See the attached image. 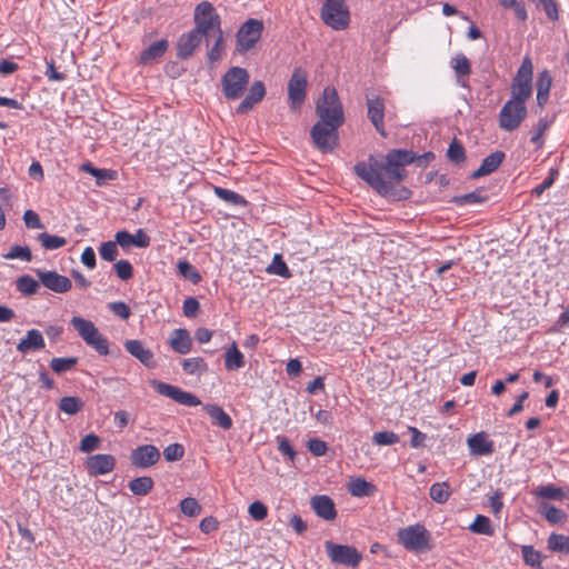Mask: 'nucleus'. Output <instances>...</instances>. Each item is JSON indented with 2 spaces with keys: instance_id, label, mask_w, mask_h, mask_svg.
Masks as SVG:
<instances>
[{
  "instance_id": "nucleus-31",
  "label": "nucleus",
  "mask_w": 569,
  "mask_h": 569,
  "mask_svg": "<svg viewBox=\"0 0 569 569\" xmlns=\"http://www.w3.org/2000/svg\"><path fill=\"white\" fill-rule=\"evenodd\" d=\"M246 365L244 356L238 349L237 343L233 341L224 352V367L228 371H238Z\"/></svg>"
},
{
  "instance_id": "nucleus-42",
  "label": "nucleus",
  "mask_w": 569,
  "mask_h": 569,
  "mask_svg": "<svg viewBox=\"0 0 569 569\" xmlns=\"http://www.w3.org/2000/svg\"><path fill=\"white\" fill-rule=\"evenodd\" d=\"M547 545L548 549L552 552L569 553V536L551 533Z\"/></svg>"
},
{
  "instance_id": "nucleus-15",
  "label": "nucleus",
  "mask_w": 569,
  "mask_h": 569,
  "mask_svg": "<svg viewBox=\"0 0 569 569\" xmlns=\"http://www.w3.org/2000/svg\"><path fill=\"white\" fill-rule=\"evenodd\" d=\"M263 23L257 19L247 20L237 33V48L240 52L250 50L260 39Z\"/></svg>"
},
{
  "instance_id": "nucleus-35",
  "label": "nucleus",
  "mask_w": 569,
  "mask_h": 569,
  "mask_svg": "<svg viewBox=\"0 0 569 569\" xmlns=\"http://www.w3.org/2000/svg\"><path fill=\"white\" fill-rule=\"evenodd\" d=\"M348 491L353 497H369L375 493L376 487L363 478H357L348 483Z\"/></svg>"
},
{
  "instance_id": "nucleus-40",
  "label": "nucleus",
  "mask_w": 569,
  "mask_h": 569,
  "mask_svg": "<svg viewBox=\"0 0 569 569\" xmlns=\"http://www.w3.org/2000/svg\"><path fill=\"white\" fill-rule=\"evenodd\" d=\"M16 287L19 292L24 296L36 295L40 288V283L29 274L20 276L16 280Z\"/></svg>"
},
{
  "instance_id": "nucleus-60",
  "label": "nucleus",
  "mask_w": 569,
  "mask_h": 569,
  "mask_svg": "<svg viewBox=\"0 0 569 569\" xmlns=\"http://www.w3.org/2000/svg\"><path fill=\"white\" fill-rule=\"evenodd\" d=\"M177 267L179 273L183 276L186 279H189L193 282H198L200 280L199 273L188 261H179Z\"/></svg>"
},
{
  "instance_id": "nucleus-63",
  "label": "nucleus",
  "mask_w": 569,
  "mask_h": 569,
  "mask_svg": "<svg viewBox=\"0 0 569 569\" xmlns=\"http://www.w3.org/2000/svg\"><path fill=\"white\" fill-rule=\"evenodd\" d=\"M248 512L252 519L258 521L263 520L268 516V509L261 501L250 503Z\"/></svg>"
},
{
  "instance_id": "nucleus-55",
  "label": "nucleus",
  "mask_w": 569,
  "mask_h": 569,
  "mask_svg": "<svg viewBox=\"0 0 569 569\" xmlns=\"http://www.w3.org/2000/svg\"><path fill=\"white\" fill-rule=\"evenodd\" d=\"M118 243L117 241H106L102 242L99 248L100 257L106 261H114L118 257Z\"/></svg>"
},
{
  "instance_id": "nucleus-33",
  "label": "nucleus",
  "mask_w": 569,
  "mask_h": 569,
  "mask_svg": "<svg viewBox=\"0 0 569 569\" xmlns=\"http://www.w3.org/2000/svg\"><path fill=\"white\" fill-rule=\"evenodd\" d=\"M538 512L551 525L563 523L567 519V515L563 510L547 502H540L538 505Z\"/></svg>"
},
{
  "instance_id": "nucleus-4",
  "label": "nucleus",
  "mask_w": 569,
  "mask_h": 569,
  "mask_svg": "<svg viewBox=\"0 0 569 569\" xmlns=\"http://www.w3.org/2000/svg\"><path fill=\"white\" fill-rule=\"evenodd\" d=\"M70 323L81 339L99 355L107 356L109 353L108 339L100 333L92 321L74 316Z\"/></svg>"
},
{
  "instance_id": "nucleus-6",
  "label": "nucleus",
  "mask_w": 569,
  "mask_h": 569,
  "mask_svg": "<svg viewBox=\"0 0 569 569\" xmlns=\"http://www.w3.org/2000/svg\"><path fill=\"white\" fill-rule=\"evenodd\" d=\"M70 323L81 339L99 355L107 356L109 353L108 339L100 333L92 321L74 316Z\"/></svg>"
},
{
  "instance_id": "nucleus-27",
  "label": "nucleus",
  "mask_w": 569,
  "mask_h": 569,
  "mask_svg": "<svg viewBox=\"0 0 569 569\" xmlns=\"http://www.w3.org/2000/svg\"><path fill=\"white\" fill-rule=\"evenodd\" d=\"M505 153L502 151H495L486 157L480 167L471 173V178L478 179L480 177L488 176L496 171L505 160Z\"/></svg>"
},
{
  "instance_id": "nucleus-2",
  "label": "nucleus",
  "mask_w": 569,
  "mask_h": 569,
  "mask_svg": "<svg viewBox=\"0 0 569 569\" xmlns=\"http://www.w3.org/2000/svg\"><path fill=\"white\" fill-rule=\"evenodd\" d=\"M193 19L194 28L192 30L202 38H206L207 46H209L211 36L221 31L220 16L217 13L212 3L209 1H202L197 4Z\"/></svg>"
},
{
  "instance_id": "nucleus-26",
  "label": "nucleus",
  "mask_w": 569,
  "mask_h": 569,
  "mask_svg": "<svg viewBox=\"0 0 569 569\" xmlns=\"http://www.w3.org/2000/svg\"><path fill=\"white\" fill-rule=\"evenodd\" d=\"M169 345L176 352L187 355L191 351L192 339L187 329H174L170 336Z\"/></svg>"
},
{
  "instance_id": "nucleus-58",
  "label": "nucleus",
  "mask_w": 569,
  "mask_h": 569,
  "mask_svg": "<svg viewBox=\"0 0 569 569\" xmlns=\"http://www.w3.org/2000/svg\"><path fill=\"white\" fill-rule=\"evenodd\" d=\"M184 455V448L180 443H171L167 446L163 450V456L167 461H178L180 460Z\"/></svg>"
},
{
  "instance_id": "nucleus-11",
  "label": "nucleus",
  "mask_w": 569,
  "mask_h": 569,
  "mask_svg": "<svg viewBox=\"0 0 569 569\" xmlns=\"http://www.w3.org/2000/svg\"><path fill=\"white\" fill-rule=\"evenodd\" d=\"M249 73L244 68L232 67L230 68L221 79L222 92L228 100L239 99L248 83Z\"/></svg>"
},
{
  "instance_id": "nucleus-12",
  "label": "nucleus",
  "mask_w": 569,
  "mask_h": 569,
  "mask_svg": "<svg viewBox=\"0 0 569 569\" xmlns=\"http://www.w3.org/2000/svg\"><path fill=\"white\" fill-rule=\"evenodd\" d=\"M527 114L526 104L509 99L499 112V127L511 132L520 127Z\"/></svg>"
},
{
  "instance_id": "nucleus-19",
  "label": "nucleus",
  "mask_w": 569,
  "mask_h": 569,
  "mask_svg": "<svg viewBox=\"0 0 569 569\" xmlns=\"http://www.w3.org/2000/svg\"><path fill=\"white\" fill-rule=\"evenodd\" d=\"M116 466L112 455L98 453L87 458L86 467L91 476H100L111 472Z\"/></svg>"
},
{
  "instance_id": "nucleus-37",
  "label": "nucleus",
  "mask_w": 569,
  "mask_h": 569,
  "mask_svg": "<svg viewBox=\"0 0 569 569\" xmlns=\"http://www.w3.org/2000/svg\"><path fill=\"white\" fill-rule=\"evenodd\" d=\"M532 495L547 500H563L566 498L563 489L553 485L539 486L532 491Z\"/></svg>"
},
{
  "instance_id": "nucleus-18",
  "label": "nucleus",
  "mask_w": 569,
  "mask_h": 569,
  "mask_svg": "<svg viewBox=\"0 0 569 569\" xmlns=\"http://www.w3.org/2000/svg\"><path fill=\"white\" fill-rule=\"evenodd\" d=\"M40 282L49 290L56 293H64L68 292L71 287V280L62 274H59L57 271H36Z\"/></svg>"
},
{
  "instance_id": "nucleus-21",
  "label": "nucleus",
  "mask_w": 569,
  "mask_h": 569,
  "mask_svg": "<svg viewBox=\"0 0 569 569\" xmlns=\"http://www.w3.org/2000/svg\"><path fill=\"white\" fill-rule=\"evenodd\" d=\"M368 107V118L376 128V130L382 136L386 137V131L383 127V118H385V103L383 100L375 97L367 99Z\"/></svg>"
},
{
  "instance_id": "nucleus-30",
  "label": "nucleus",
  "mask_w": 569,
  "mask_h": 569,
  "mask_svg": "<svg viewBox=\"0 0 569 569\" xmlns=\"http://www.w3.org/2000/svg\"><path fill=\"white\" fill-rule=\"evenodd\" d=\"M552 78L548 70H543L539 73L536 86H537V104L542 109L549 99V92L551 89Z\"/></svg>"
},
{
  "instance_id": "nucleus-34",
  "label": "nucleus",
  "mask_w": 569,
  "mask_h": 569,
  "mask_svg": "<svg viewBox=\"0 0 569 569\" xmlns=\"http://www.w3.org/2000/svg\"><path fill=\"white\" fill-rule=\"evenodd\" d=\"M387 160H390V164L393 167L405 168L415 161L416 154L406 149H392L387 154Z\"/></svg>"
},
{
  "instance_id": "nucleus-46",
  "label": "nucleus",
  "mask_w": 569,
  "mask_h": 569,
  "mask_svg": "<svg viewBox=\"0 0 569 569\" xmlns=\"http://www.w3.org/2000/svg\"><path fill=\"white\" fill-rule=\"evenodd\" d=\"M214 193L221 200H224L226 202H229L234 206H247V203H248L247 200L241 194H239L232 190H228V189H224L221 187H216Z\"/></svg>"
},
{
  "instance_id": "nucleus-45",
  "label": "nucleus",
  "mask_w": 569,
  "mask_h": 569,
  "mask_svg": "<svg viewBox=\"0 0 569 569\" xmlns=\"http://www.w3.org/2000/svg\"><path fill=\"white\" fill-rule=\"evenodd\" d=\"M78 363L77 357H68V358H52L50 361V368L57 375H61L67 372L76 367Z\"/></svg>"
},
{
  "instance_id": "nucleus-3",
  "label": "nucleus",
  "mask_w": 569,
  "mask_h": 569,
  "mask_svg": "<svg viewBox=\"0 0 569 569\" xmlns=\"http://www.w3.org/2000/svg\"><path fill=\"white\" fill-rule=\"evenodd\" d=\"M397 539L403 548L416 553L430 551L433 548L430 531L420 523L399 529Z\"/></svg>"
},
{
  "instance_id": "nucleus-36",
  "label": "nucleus",
  "mask_w": 569,
  "mask_h": 569,
  "mask_svg": "<svg viewBox=\"0 0 569 569\" xmlns=\"http://www.w3.org/2000/svg\"><path fill=\"white\" fill-rule=\"evenodd\" d=\"M181 366L183 371L190 376H202L208 371V365L201 357L183 359Z\"/></svg>"
},
{
  "instance_id": "nucleus-41",
  "label": "nucleus",
  "mask_w": 569,
  "mask_h": 569,
  "mask_svg": "<svg viewBox=\"0 0 569 569\" xmlns=\"http://www.w3.org/2000/svg\"><path fill=\"white\" fill-rule=\"evenodd\" d=\"M84 407V402L79 397L67 396L59 401V409L70 416L77 415Z\"/></svg>"
},
{
  "instance_id": "nucleus-24",
  "label": "nucleus",
  "mask_w": 569,
  "mask_h": 569,
  "mask_svg": "<svg viewBox=\"0 0 569 569\" xmlns=\"http://www.w3.org/2000/svg\"><path fill=\"white\" fill-rule=\"evenodd\" d=\"M469 451L472 456H488L495 451L493 442L488 440L485 431L470 436L467 439Z\"/></svg>"
},
{
  "instance_id": "nucleus-48",
  "label": "nucleus",
  "mask_w": 569,
  "mask_h": 569,
  "mask_svg": "<svg viewBox=\"0 0 569 569\" xmlns=\"http://www.w3.org/2000/svg\"><path fill=\"white\" fill-rule=\"evenodd\" d=\"M430 498L438 502L445 503L450 497L449 486L446 482H437L430 487Z\"/></svg>"
},
{
  "instance_id": "nucleus-13",
  "label": "nucleus",
  "mask_w": 569,
  "mask_h": 569,
  "mask_svg": "<svg viewBox=\"0 0 569 569\" xmlns=\"http://www.w3.org/2000/svg\"><path fill=\"white\" fill-rule=\"evenodd\" d=\"M325 548L329 559L333 563L356 568L362 559L361 553L352 546L327 541Z\"/></svg>"
},
{
  "instance_id": "nucleus-1",
  "label": "nucleus",
  "mask_w": 569,
  "mask_h": 569,
  "mask_svg": "<svg viewBox=\"0 0 569 569\" xmlns=\"http://www.w3.org/2000/svg\"><path fill=\"white\" fill-rule=\"evenodd\" d=\"M356 174L366 181L380 196L392 200L408 199L411 191L405 187L396 188V183L407 178V170L390 164V160L380 162L369 157L368 162H358L355 166Z\"/></svg>"
},
{
  "instance_id": "nucleus-39",
  "label": "nucleus",
  "mask_w": 569,
  "mask_h": 569,
  "mask_svg": "<svg viewBox=\"0 0 569 569\" xmlns=\"http://www.w3.org/2000/svg\"><path fill=\"white\" fill-rule=\"evenodd\" d=\"M153 480L151 477L143 476L132 479L129 483V490L134 496H147L153 488Z\"/></svg>"
},
{
  "instance_id": "nucleus-62",
  "label": "nucleus",
  "mask_w": 569,
  "mask_h": 569,
  "mask_svg": "<svg viewBox=\"0 0 569 569\" xmlns=\"http://www.w3.org/2000/svg\"><path fill=\"white\" fill-rule=\"evenodd\" d=\"M100 445V438L94 433L84 436L80 441V450L82 452H91L96 450Z\"/></svg>"
},
{
  "instance_id": "nucleus-44",
  "label": "nucleus",
  "mask_w": 569,
  "mask_h": 569,
  "mask_svg": "<svg viewBox=\"0 0 569 569\" xmlns=\"http://www.w3.org/2000/svg\"><path fill=\"white\" fill-rule=\"evenodd\" d=\"M468 529L473 533L485 536H492L495 532L490 519L482 515H478Z\"/></svg>"
},
{
  "instance_id": "nucleus-57",
  "label": "nucleus",
  "mask_w": 569,
  "mask_h": 569,
  "mask_svg": "<svg viewBox=\"0 0 569 569\" xmlns=\"http://www.w3.org/2000/svg\"><path fill=\"white\" fill-rule=\"evenodd\" d=\"M180 509L186 516L189 517L198 516L201 512V506L194 498L191 497L184 498L180 502Z\"/></svg>"
},
{
  "instance_id": "nucleus-38",
  "label": "nucleus",
  "mask_w": 569,
  "mask_h": 569,
  "mask_svg": "<svg viewBox=\"0 0 569 569\" xmlns=\"http://www.w3.org/2000/svg\"><path fill=\"white\" fill-rule=\"evenodd\" d=\"M552 119L543 117L531 128V142L536 144L538 149L542 148L545 140L542 139L543 133L550 128Z\"/></svg>"
},
{
  "instance_id": "nucleus-43",
  "label": "nucleus",
  "mask_w": 569,
  "mask_h": 569,
  "mask_svg": "<svg viewBox=\"0 0 569 569\" xmlns=\"http://www.w3.org/2000/svg\"><path fill=\"white\" fill-rule=\"evenodd\" d=\"M37 240L46 250H56L67 244V239L60 236L42 232L37 236Z\"/></svg>"
},
{
  "instance_id": "nucleus-47",
  "label": "nucleus",
  "mask_w": 569,
  "mask_h": 569,
  "mask_svg": "<svg viewBox=\"0 0 569 569\" xmlns=\"http://www.w3.org/2000/svg\"><path fill=\"white\" fill-rule=\"evenodd\" d=\"M521 555L526 565L530 567L541 568L542 555L532 546L525 545L521 547Z\"/></svg>"
},
{
  "instance_id": "nucleus-25",
  "label": "nucleus",
  "mask_w": 569,
  "mask_h": 569,
  "mask_svg": "<svg viewBox=\"0 0 569 569\" xmlns=\"http://www.w3.org/2000/svg\"><path fill=\"white\" fill-rule=\"evenodd\" d=\"M124 348L132 357L137 358L146 367L153 368L156 366L152 351L146 348L140 340H127L124 342Z\"/></svg>"
},
{
  "instance_id": "nucleus-59",
  "label": "nucleus",
  "mask_w": 569,
  "mask_h": 569,
  "mask_svg": "<svg viewBox=\"0 0 569 569\" xmlns=\"http://www.w3.org/2000/svg\"><path fill=\"white\" fill-rule=\"evenodd\" d=\"M114 271L121 280H129L133 276V268L128 260H119L114 263Z\"/></svg>"
},
{
  "instance_id": "nucleus-7",
  "label": "nucleus",
  "mask_w": 569,
  "mask_h": 569,
  "mask_svg": "<svg viewBox=\"0 0 569 569\" xmlns=\"http://www.w3.org/2000/svg\"><path fill=\"white\" fill-rule=\"evenodd\" d=\"M316 113L325 121L336 122V124L343 123L345 116L342 104L333 87L323 89L321 97L316 103Z\"/></svg>"
},
{
  "instance_id": "nucleus-64",
  "label": "nucleus",
  "mask_w": 569,
  "mask_h": 569,
  "mask_svg": "<svg viewBox=\"0 0 569 569\" xmlns=\"http://www.w3.org/2000/svg\"><path fill=\"white\" fill-rule=\"evenodd\" d=\"M308 449L313 456L321 457L326 455L328 447L325 441L315 438L308 441Z\"/></svg>"
},
{
  "instance_id": "nucleus-50",
  "label": "nucleus",
  "mask_w": 569,
  "mask_h": 569,
  "mask_svg": "<svg viewBox=\"0 0 569 569\" xmlns=\"http://www.w3.org/2000/svg\"><path fill=\"white\" fill-rule=\"evenodd\" d=\"M2 258L7 260L20 259L23 261H30L32 253L29 247L24 246H12L9 251L2 254Z\"/></svg>"
},
{
  "instance_id": "nucleus-53",
  "label": "nucleus",
  "mask_w": 569,
  "mask_h": 569,
  "mask_svg": "<svg viewBox=\"0 0 569 569\" xmlns=\"http://www.w3.org/2000/svg\"><path fill=\"white\" fill-rule=\"evenodd\" d=\"M267 272L277 274L283 278H290L291 272L286 264V262L282 260V257L280 254H276L273 257V260L271 264L267 268Z\"/></svg>"
},
{
  "instance_id": "nucleus-51",
  "label": "nucleus",
  "mask_w": 569,
  "mask_h": 569,
  "mask_svg": "<svg viewBox=\"0 0 569 569\" xmlns=\"http://www.w3.org/2000/svg\"><path fill=\"white\" fill-rule=\"evenodd\" d=\"M452 69L456 71L459 76H469L471 72V64L468 58L462 54L458 53L456 54L450 62Z\"/></svg>"
},
{
  "instance_id": "nucleus-32",
  "label": "nucleus",
  "mask_w": 569,
  "mask_h": 569,
  "mask_svg": "<svg viewBox=\"0 0 569 569\" xmlns=\"http://www.w3.org/2000/svg\"><path fill=\"white\" fill-rule=\"evenodd\" d=\"M168 49V41L166 39H161L151 43L147 49H144L140 54V62L143 64H149L153 60L162 57Z\"/></svg>"
},
{
  "instance_id": "nucleus-23",
  "label": "nucleus",
  "mask_w": 569,
  "mask_h": 569,
  "mask_svg": "<svg viewBox=\"0 0 569 569\" xmlns=\"http://www.w3.org/2000/svg\"><path fill=\"white\" fill-rule=\"evenodd\" d=\"M310 506L318 517L327 521H331L337 517L333 500L328 496L321 495L312 497Z\"/></svg>"
},
{
  "instance_id": "nucleus-17",
  "label": "nucleus",
  "mask_w": 569,
  "mask_h": 569,
  "mask_svg": "<svg viewBox=\"0 0 569 569\" xmlns=\"http://www.w3.org/2000/svg\"><path fill=\"white\" fill-rule=\"evenodd\" d=\"M160 460V451L153 445H142L134 448L130 453V462L133 467L147 469Z\"/></svg>"
},
{
  "instance_id": "nucleus-10",
  "label": "nucleus",
  "mask_w": 569,
  "mask_h": 569,
  "mask_svg": "<svg viewBox=\"0 0 569 569\" xmlns=\"http://www.w3.org/2000/svg\"><path fill=\"white\" fill-rule=\"evenodd\" d=\"M320 17L333 30H345L350 23V14L345 0H326Z\"/></svg>"
},
{
  "instance_id": "nucleus-9",
  "label": "nucleus",
  "mask_w": 569,
  "mask_h": 569,
  "mask_svg": "<svg viewBox=\"0 0 569 569\" xmlns=\"http://www.w3.org/2000/svg\"><path fill=\"white\" fill-rule=\"evenodd\" d=\"M342 124L320 119L310 131L315 146L322 152H331L338 147V128Z\"/></svg>"
},
{
  "instance_id": "nucleus-14",
  "label": "nucleus",
  "mask_w": 569,
  "mask_h": 569,
  "mask_svg": "<svg viewBox=\"0 0 569 569\" xmlns=\"http://www.w3.org/2000/svg\"><path fill=\"white\" fill-rule=\"evenodd\" d=\"M307 87V72L300 67L296 68L288 82V100L292 110H297L303 104Z\"/></svg>"
},
{
  "instance_id": "nucleus-56",
  "label": "nucleus",
  "mask_w": 569,
  "mask_h": 569,
  "mask_svg": "<svg viewBox=\"0 0 569 569\" xmlns=\"http://www.w3.org/2000/svg\"><path fill=\"white\" fill-rule=\"evenodd\" d=\"M372 442L377 446H390L399 442V436L392 431H379L373 433Z\"/></svg>"
},
{
  "instance_id": "nucleus-49",
  "label": "nucleus",
  "mask_w": 569,
  "mask_h": 569,
  "mask_svg": "<svg viewBox=\"0 0 569 569\" xmlns=\"http://www.w3.org/2000/svg\"><path fill=\"white\" fill-rule=\"evenodd\" d=\"M499 4L505 9H511L515 16L520 21H526L528 19V13L526 10V6L523 1L520 0H499Z\"/></svg>"
},
{
  "instance_id": "nucleus-54",
  "label": "nucleus",
  "mask_w": 569,
  "mask_h": 569,
  "mask_svg": "<svg viewBox=\"0 0 569 569\" xmlns=\"http://www.w3.org/2000/svg\"><path fill=\"white\" fill-rule=\"evenodd\" d=\"M447 157L451 162L460 163L463 162L466 159V152L463 146L458 142L457 140H453L447 150Z\"/></svg>"
},
{
  "instance_id": "nucleus-61",
  "label": "nucleus",
  "mask_w": 569,
  "mask_h": 569,
  "mask_svg": "<svg viewBox=\"0 0 569 569\" xmlns=\"http://www.w3.org/2000/svg\"><path fill=\"white\" fill-rule=\"evenodd\" d=\"M109 310L122 320H127L131 316L130 308L122 301H114L108 305Z\"/></svg>"
},
{
  "instance_id": "nucleus-16",
  "label": "nucleus",
  "mask_w": 569,
  "mask_h": 569,
  "mask_svg": "<svg viewBox=\"0 0 569 569\" xmlns=\"http://www.w3.org/2000/svg\"><path fill=\"white\" fill-rule=\"evenodd\" d=\"M151 385L159 395L168 397L180 405L187 407H197L201 405L200 399L196 395L184 391L177 386L169 385L158 380H152Z\"/></svg>"
},
{
  "instance_id": "nucleus-20",
  "label": "nucleus",
  "mask_w": 569,
  "mask_h": 569,
  "mask_svg": "<svg viewBox=\"0 0 569 569\" xmlns=\"http://www.w3.org/2000/svg\"><path fill=\"white\" fill-rule=\"evenodd\" d=\"M114 239L122 249H128L131 246L147 248L150 244V237L142 229H139L134 234L126 230L118 231Z\"/></svg>"
},
{
  "instance_id": "nucleus-5",
  "label": "nucleus",
  "mask_w": 569,
  "mask_h": 569,
  "mask_svg": "<svg viewBox=\"0 0 569 569\" xmlns=\"http://www.w3.org/2000/svg\"><path fill=\"white\" fill-rule=\"evenodd\" d=\"M70 323L81 339L99 355L107 356L109 353L108 339L100 333L92 321L74 316Z\"/></svg>"
},
{
  "instance_id": "nucleus-52",
  "label": "nucleus",
  "mask_w": 569,
  "mask_h": 569,
  "mask_svg": "<svg viewBox=\"0 0 569 569\" xmlns=\"http://www.w3.org/2000/svg\"><path fill=\"white\" fill-rule=\"evenodd\" d=\"M211 38L214 40V43L210 48L208 52V59L210 62H217L222 57V50H223V32L222 30L220 32H216V34L211 36Z\"/></svg>"
},
{
  "instance_id": "nucleus-22",
  "label": "nucleus",
  "mask_w": 569,
  "mask_h": 569,
  "mask_svg": "<svg viewBox=\"0 0 569 569\" xmlns=\"http://www.w3.org/2000/svg\"><path fill=\"white\" fill-rule=\"evenodd\" d=\"M201 39L202 37L192 29L189 32L182 33L177 42L178 58L182 60L190 58L200 44Z\"/></svg>"
},
{
  "instance_id": "nucleus-29",
  "label": "nucleus",
  "mask_w": 569,
  "mask_h": 569,
  "mask_svg": "<svg viewBox=\"0 0 569 569\" xmlns=\"http://www.w3.org/2000/svg\"><path fill=\"white\" fill-rule=\"evenodd\" d=\"M203 410L210 417L212 425L223 430H229L232 427L231 417L220 406L207 403L203 406Z\"/></svg>"
},
{
  "instance_id": "nucleus-8",
  "label": "nucleus",
  "mask_w": 569,
  "mask_h": 569,
  "mask_svg": "<svg viewBox=\"0 0 569 569\" xmlns=\"http://www.w3.org/2000/svg\"><path fill=\"white\" fill-rule=\"evenodd\" d=\"M532 61L529 57H525L516 77L512 79L510 100L526 104V101L532 94Z\"/></svg>"
},
{
  "instance_id": "nucleus-28",
  "label": "nucleus",
  "mask_w": 569,
  "mask_h": 569,
  "mask_svg": "<svg viewBox=\"0 0 569 569\" xmlns=\"http://www.w3.org/2000/svg\"><path fill=\"white\" fill-rule=\"evenodd\" d=\"M44 339L42 333L37 329L28 330L26 337L20 339L17 345L19 352L26 353L28 351H37L44 348Z\"/></svg>"
}]
</instances>
